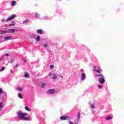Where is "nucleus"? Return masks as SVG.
<instances>
[{
    "label": "nucleus",
    "mask_w": 124,
    "mask_h": 124,
    "mask_svg": "<svg viewBox=\"0 0 124 124\" xmlns=\"http://www.w3.org/2000/svg\"><path fill=\"white\" fill-rule=\"evenodd\" d=\"M96 68V66H94L93 67V71H95L96 72H97V73H100V72L102 71V69H100V68H99L98 69V70H96L95 69Z\"/></svg>",
    "instance_id": "6"
},
{
    "label": "nucleus",
    "mask_w": 124,
    "mask_h": 124,
    "mask_svg": "<svg viewBox=\"0 0 124 124\" xmlns=\"http://www.w3.org/2000/svg\"><path fill=\"white\" fill-rule=\"evenodd\" d=\"M45 86H46V83H42L41 84V88H44V87H45Z\"/></svg>",
    "instance_id": "23"
},
{
    "label": "nucleus",
    "mask_w": 124,
    "mask_h": 124,
    "mask_svg": "<svg viewBox=\"0 0 124 124\" xmlns=\"http://www.w3.org/2000/svg\"><path fill=\"white\" fill-rule=\"evenodd\" d=\"M80 112H78V122H79L80 121Z\"/></svg>",
    "instance_id": "14"
},
{
    "label": "nucleus",
    "mask_w": 124,
    "mask_h": 124,
    "mask_svg": "<svg viewBox=\"0 0 124 124\" xmlns=\"http://www.w3.org/2000/svg\"><path fill=\"white\" fill-rule=\"evenodd\" d=\"M29 21L30 20H29V19H26V20H24L23 21V24H26L27 23H29Z\"/></svg>",
    "instance_id": "18"
},
{
    "label": "nucleus",
    "mask_w": 124,
    "mask_h": 124,
    "mask_svg": "<svg viewBox=\"0 0 124 124\" xmlns=\"http://www.w3.org/2000/svg\"><path fill=\"white\" fill-rule=\"evenodd\" d=\"M3 93V91H2V89L0 88V94H2Z\"/></svg>",
    "instance_id": "24"
},
{
    "label": "nucleus",
    "mask_w": 124,
    "mask_h": 124,
    "mask_svg": "<svg viewBox=\"0 0 124 124\" xmlns=\"http://www.w3.org/2000/svg\"><path fill=\"white\" fill-rule=\"evenodd\" d=\"M106 119L107 120V121H109V120H112V117H111L110 116H108L106 118Z\"/></svg>",
    "instance_id": "16"
},
{
    "label": "nucleus",
    "mask_w": 124,
    "mask_h": 124,
    "mask_svg": "<svg viewBox=\"0 0 124 124\" xmlns=\"http://www.w3.org/2000/svg\"><path fill=\"white\" fill-rule=\"evenodd\" d=\"M69 124H73V123L71 122V121H69Z\"/></svg>",
    "instance_id": "31"
},
{
    "label": "nucleus",
    "mask_w": 124,
    "mask_h": 124,
    "mask_svg": "<svg viewBox=\"0 0 124 124\" xmlns=\"http://www.w3.org/2000/svg\"><path fill=\"white\" fill-rule=\"evenodd\" d=\"M91 107H92V108H94V104L91 105Z\"/></svg>",
    "instance_id": "29"
},
{
    "label": "nucleus",
    "mask_w": 124,
    "mask_h": 124,
    "mask_svg": "<svg viewBox=\"0 0 124 124\" xmlns=\"http://www.w3.org/2000/svg\"><path fill=\"white\" fill-rule=\"evenodd\" d=\"M50 68H51V69H53V68H54V65H50Z\"/></svg>",
    "instance_id": "27"
},
{
    "label": "nucleus",
    "mask_w": 124,
    "mask_h": 124,
    "mask_svg": "<svg viewBox=\"0 0 124 124\" xmlns=\"http://www.w3.org/2000/svg\"><path fill=\"white\" fill-rule=\"evenodd\" d=\"M25 110H26V111H29V112H31V108H29V107H28V106H25Z\"/></svg>",
    "instance_id": "12"
},
{
    "label": "nucleus",
    "mask_w": 124,
    "mask_h": 124,
    "mask_svg": "<svg viewBox=\"0 0 124 124\" xmlns=\"http://www.w3.org/2000/svg\"><path fill=\"white\" fill-rule=\"evenodd\" d=\"M3 108V105H2V103H0V109H2Z\"/></svg>",
    "instance_id": "19"
},
{
    "label": "nucleus",
    "mask_w": 124,
    "mask_h": 124,
    "mask_svg": "<svg viewBox=\"0 0 124 124\" xmlns=\"http://www.w3.org/2000/svg\"><path fill=\"white\" fill-rule=\"evenodd\" d=\"M16 17V15L13 14L11 16H9V18L6 20V22L8 21H11V20H13Z\"/></svg>",
    "instance_id": "4"
},
{
    "label": "nucleus",
    "mask_w": 124,
    "mask_h": 124,
    "mask_svg": "<svg viewBox=\"0 0 124 124\" xmlns=\"http://www.w3.org/2000/svg\"><path fill=\"white\" fill-rule=\"evenodd\" d=\"M68 118H69V116L67 115H62L60 117V119L62 121H66V120H67V119H68Z\"/></svg>",
    "instance_id": "5"
},
{
    "label": "nucleus",
    "mask_w": 124,
    "mask_h": 124,
    "mask_svg": "<svg viewBox=\"0 0 124 124\" xmlns=\"http://www.w3.org/2000/svg\"><path fill=\"white\" fill-rule=\"evenodd\" d=\"M11 38H12V36H6L4 37V40L6 41V40H9V39H11Z\"/></svg>",
    "instance_id": "9"
},
{
    "label": "nucleus",
    "mask_w": 124,
    "mask_h": 124,
    "mask_svg": "<svg viewBox=\"0 0 124 124\" xmlns=\"http://www.w3.org/2000/svg\"><path fill=\"white\" fill-rule=\"evenodd\" d=\"M15 5H16V1H15V0L12 1V3H11V6H15Z\"/></svg>",
    "instance_id": "13"
},
{
    "label": "nucleus",
    "mask_w": 124,
    "mask_h": 124,
    "mask_svg": "<svg viewBox=\"0 0 124 124\" xmlns=\"http://www.w3.org/2000/svg\"><path fill=\"white\" fill-rule=\"evenodd\" d=\"M98 88H99V89H101V88H102V86L99 85L98 86Z\"/></svg>",
    "instance_id": "32"
},
{
    "label": "nucleus",
    "mask_w": 124,
    "mask_h": 124,
    "mask_svg": "<svg viewBox=\"0 0 124 124\" xmlns=\"http://www.w3.org/2000/svg\"><path fill=\"white\" fill-rule=\"evenodd\" d=\"M0 61H2V59H0Z\"/></svg>",
    "instance_id": "38"
},
{
    "label": "nucleus",
    "mask_w": 124,
    "mask_h": 124,
    "mask_svg": "<svg viewBox=\"0 0 124 124\" xmlns=\"http://www.w3.org/2000/svg\"><path fill=\"white\" fill-rule=\"evenodd\" d=\"M4 70V66H3L2 69L0 70V72H1V71H3Z\"/></svg>",
    "instance_id": "28"
},
{
    "label": "nucleus",
    "mask_w": 124,
    "mask_h": 124,
    "mask_svg": "<svg viewBox=\"0 0 124 124\" xmlns=\"http://www.w3.org/2000/svg\"><path fill=\"white\" fill-rule=\"evenodd\" d=\"M61 78L62 79H63V76H61Z\"/></svg>",
    "instance_id": "35"
},
{
    "label": "nucleus",
    "mask_w": 124,
    "mask_h": 124,
    "mask_svg": "<svg viewBox=\"0 0 124 124\" xmlns=\"http://www.w3.org/2000/svg\"><path fill=\"white\" fill-rule=\"evenodd\" d=\"M2 22H4V19L1 20Z\"/></svg>",
    "instance_id": "37"
},
{
    "label": "nucleus",
    "mask_w": 124,
    "mask_h": 124,
    "mask_svg": "<svg viewBox=\"0 0 124 124\" xmlns=\"http://www.w3.org/2000/svg\"><path fill=\"white\" fill-rule=\"evenodd\" d=\"M37 32L39 34H42V32H43V31H42V30L39 29L37 30Z\"/></svg>",
    "instance_id": "11"
},
{
    "label": "nucleus",
    "mask_w": 124,
    "mask_h": 124,
    "mask_svg": "<svg viewBox=\"0 0 124 124\" xmlns=\"http://www.w3.org/2000/svg\"><path fill=\"white\" fill-rule=\"evenodd\" d=\"M17 115L21 120H23L24 121H30V117H26L27 114V113H23L21 111L17 112Z\"/></svg>",
    "instance_id": "1"
},
{
    "label": "nucleus",
    "mask_w": 124,
    "mask_h": 124,
    "mask_svg": "<svg viewBox=\"0 0 124 124\" xmlns=\"http://www.w3.org/2000/svg\"><path fill=\"white\" fill-rule=\"evenodd\" d=\"M45 48H47L48 47V45L45 44Z\"/></svg>",
    "instance_id": "30"
},
{
    "label": "nucleus",
    "mask_w": 124,
    "mask_h": 124,
    "mask_svg": "<svg viewBox=\"0 0 124 124\" xmlns=\"http://www.w3.org/2000/svg\"><path fill=\"white\" fill-rule=\"evenodd\" d=\"M27 62V61L25 60V61H24V62Z\"/></svg>",
    "instance_id": "39"
},
{
    "label": "nucleus",
    "mask_w": 124,
    "mask_h": 124,
    "mask_svg": "<svg viewBox=\"0 0 124 124\" xmlns=\"http://www.w3.org/2000/svg\"><path fill=\"white\" fill-rule=\"evenodd\" d=\"M18 64L16 65V67H18Z\"/></svg>",
    "instance_id": "36"
},
{
    "label": "nucleus",
    "mask_w": 124,
    "mask_h": 124,
    "mask_svg": "<svg viewBox=\"0 0 124 124\" xmlns=\"http://www.w3.org/2000/svg\"><path fill=\"white\" fill-rule=\"evenodd\" d=\"M7 32H8L9 33H13L15 32V29H9L7 31Z\"/></svg>",
    "instance_id": "8"
},
{
    "label": "nucleus",
    "mask_w": 124,
    "mask_h": 124,
    "mask_svg": "<svg viewBox=\"0 0 124 124\" xmlns=\"http://www.w3.org/2000/svg\"><path fill=\"white\" fill-rule=\"evenodd\" d=\"M86 79V74L85 73H82L81 75V80H85Z\"/></svg>",
    "instance_id": "10"
},
{
    "label": "nucleus",
    "mask_w": 124,
    "mask_h": 124,
    "mask_svg": "<svg viewBox=\"0 0 124 124\" xmlns=\"http://www.w3.org/2000/svg\"><path fill=\"white\" fill-rule=\"evenodd\" d=\"M7 33V31H0V34H4Z\"/></svg>",
    "instance_id": "15"
},
{
    "label": "nucleus",
    "mask_w": 124,
    "mask_h": 124,
    "mask_svg": "<svg viewBox=\"0 0 124 124\" xmlns=\"http://www.w3.org/2000/svg\"><path fill=\"white\" fill-rule=\"evenodd\" d=\"M17 91L18 92H22V91H23V88L21 87H18L17 88Z\"/></svg>",
    "instance_id": "20"
},
{
    "label": "nucleus",
    "mask_w": 124,
    "mask_h": 124,
    "mask_svg": "<svg viewBox=\"0 0 124 124\" xmlns=\"http://www.w3.org/2000/svg\"><path fill=\"white\" fill-rule=\"evenodd\" d=\"M6 57H8L9 54L8 53L5 54Z\"/></svg>",
    "instance_id": "33"
},
{
    "label": "nucleus",
    "mask_w": 124,
    "mask_h": 124,
    "mask_svg": "<svg viewBox=\"0 0 124 124\" xmlns=\"http://www.w3.org/2000/svg\"><path fill=\"white\" fill-rule=\"evenodd\" d=\"M24 77H25L26 78H28V77H29V74H26L24 75Z\"/></svg>",
    "instance_id": "26"
},
{
    "label": "nucleus",
    "mask_w": 124,
    "mask_h": 124,
    "mask_svg": "<svg viewBox=\"0 0 124 124\" xmlns=\"http://www.w3.org/2000/svg\"><path fill=\"white\" fill-rule=\"evenodd\" d=\"M12 62H13V60H12V59H11V63H12Z\"/></svg>",
    "instance_id": "34"
},
{
    "label": "nucleus",
    "mask_w": 124,
    "mask_h": 124,
    "mask_svg": "<svg viewBox=\"0 0 124 124\" xmlns=\"http://www.w3.org/2000/svg\"><path fill=\"white\" fill-rule=\"evenodd\" d=\"M36 41H39L40 40V37L39 36H37V37L36 38Z\"/></svg>",
    "instance_id": "21"
},
{
    "label": "nucleus",
    "mask_w": 124,
    "mask_h": 124,
    "mask_svg": "<svg viewBox=\"0 0 124 124\" xmlns=\"http://www.w3.org/2000/svg\"><path fill=\"white\" fill-rule=\"evenodd\" d=\"M35 17L36 18H38V17H39V14H38V13H36L35 14Z\"/></svg>",
    "instance_id": "22"
},
{
    "label": "nucleus",
    "mask_w": 124,
    "mask_h": 124,
    "mask_svg": "<svg viewBox=\"0 0 124 124\" xmlns=\"http://www.w3.org/2000/svg\"><path fill=\"white\" fill-rule=\"evenodd\" d=\"M49 76H50V77H51L52 79H53V80H55L56 79H57V78H58V75H57L56 74H49Z\"/></svg>",
    "instance_id": "3"
},
{
    "label": "nucleus",
    "mask_w": 124,
    "mask_h": 124,
    "mask_svg": "<svg viewBox=\"0 0 124 124\" xmlns=\"http://www.w3.org/2000/svg\"><path fill=\"white\" fill-rule=\"evenodd\" d=\"M14 26H15V24L14 23H13V24H10L9 25V27H11V26L14 27Z\"/></svg>",
    "instance_id": "25"
},
{
    "label": "nucleus",
    "mask_w": 124,
    "mask_h": 124,
    "mask_svg": "<svg viewBox=\"0 0 124 124\" xmlns=\"http://www.w3.org/2000/svg\"><path fill=\"white\" fill-rule=\"evenodd\" d=\"M96 77H99V82L100 84H104L105 83V79L104 78V76L101 74L95 75Z\"/></svg>",
    "instance_id": "2"
},
{
    "label": "nucleus",
    "mask_w": 124,
    "mask_h": 124,
    "mask_svg": "<svg viewBox=\"0 0 124 124\" xmlns=\"http://www.w3.org/2000/svg\"><path fill=\"white\" fill-rule=\"evenodd\" d=\"M55 91L56 90L55 89H51L48 90L47 91V93H50L51 94H53V93H54Z\"/></svg>",
    "instance_id": "7"
},
{
    "label": "nucleus",
    "mask_w": 124,
    "mask_h": 124,
    "mask_svg": "<svg viewBox=\"0 0 124 124\" xmlns=\"http://www.w3.org/2000/svg\"><path fill=\"white\" fill-rule=\"evenodd\" d=\"M18 96L19 98H20L21 99H23V96H22V94L21 93H18Z\"/></svg>",
    "instance_id": "17"
}]
</instances>
